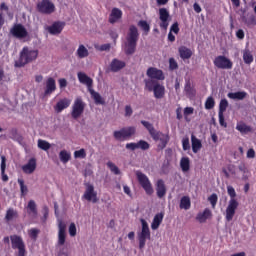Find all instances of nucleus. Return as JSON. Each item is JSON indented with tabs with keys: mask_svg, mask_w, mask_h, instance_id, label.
<instances>
[{
	"mask_svg": "<svg viewBox=\"0 0 256 256\" xmlns=\"http://www.w3.org/2000/svg\"><path fill=\"white\" fill-rule=\"evenodd\" d=\"M139 41V30L137 26H130L125 42L124 52L126 55H133L137 51V42Z\"/></svg>",
	"mask_w": 256,
	"mask_h": 256,
	"instance_id": "f257e3e1",
	"label": "nucleus"
},
{
	"mask_svg": "<svg viewBox=\"0 0 256 256\" xmlns=\"http://www.w3.org/2000/svg\"><path fill=\"white\" fill-rule=\"evenodd\" d=\"M3 242L5 244H10L11 242L12 249L18 250L17 256H27L28 252L26 248V243L22 236H19V235H11L10 237L6 236L3 238Z\"/></svg>",
	"mask_w": 256,
	"mask_h": 256,
	"instance_id": "f03ea898",
	"label": "nucleus"
},
{
	"mask_svg": "<svg viewBox=\"0 0 256 256\" xmlns=\"http://www.w3.org/2000/svg\"><path fill=\"white\" fill-rule=\"evenodd\" d=\"M39 56V50H31L28 46H24L20 52L19 60L16 67H24L25 65L34 62Z\"/></svg>",
	"mask_w": 256,
	"mask_h": 256,
	"instance_id": "7ed1b4c3",
	"label": "nucleus"
},
{
	"mask_svg": "<svg viewBox=\"0 0 256 256\" xmlns=\"http://www.w3.org/2000/svg\"><path fill=\"white\" fill-rule=\"evenodd\" d=\"M227 193L228 195L230 196V201L228 203V206L226 208V215H225V219L230 222L235 213H236V210L239 206V203L238 201L235 199L236 197V192H235V189L232 187V186H228L227 187Z\"/></svg>",
	"mask_w": 256,
	"mask_h": 256,
	"instance_id": "20e7f679",
	"label": "nucleus"
},
{
	"mask_svg": "<svg viewBox=\"0 0 256 256\" xmlns=\"http://www.w3.org/2000/svg\"><path fill=\"white\" fill-rule=\"evenodd\" d=\"M145 89L154 93L156 99L165 98V86L155 80H145Z\"/></svg>",
	"mask_w": 256,
	"mask_h": 256,
	"instance_id": "39448f33",
	"label": "nucleus"
},
{
	"mask_svg": "<svg viewBox=\"0 0 256 256\" xmlns=\"http://www.w3.org/2000/svg\"><path fill=\"white\" fill-rule=\"evenodd\" d=\"M142 229L141 232L137 234L138 241H139V249L143 250L145 245L147 244V240H151V230L149 229V224L145 219L140 220Z\"/></svg>",
	"mask_w": 256,
	"mask_h": 256,
	"instance_id": "423d86ee",
	"label": "nucleus"
},
{
	"mask_svg": "<svg viewBox=\"0 0 256 256\" xmlns=\"http://www.w3.org/2000/svg\"><path fill=\"white\" fill-rule=\"evenodd\" d=\"M86 103L82 97H77L72 105L71 117L75 120L79 119L85 112Z\"/></svg>",
	"mask_w": 256,
	"mask_h": 256,
	"instance_id": "0eeeda50",
	"label": "nucleus"
},
{
	"mask_svg": "<svg viewBox=\"0 0 256 256\" xmlns=\"http://www.w3.org/2000/svg\"><path fill=\"white\" fill-rule=\"evenodd\" d=\"M136 177L146 194L153 195V185L151 184L149 177H147V175L143 174L141 171H136Z\"/></svg>",
	"mask_w": 256,
	"mask_h": 256,
	"instance_id": "6e6552de",
	"label": "nucleus"
},
{
	"mask_svg": "<svg viewBox=\"0 0 256 256\" xmlns=\"http://www.w3.org/2000/svg\"><path fill=\"white\" fill-rule=\"evenodd\" d=\"M135 132H137L135 127H125L119 131H114L113 136L118 141H125L135 135Z\"/></svg>",
	"mask_w": 256,
	"mask_h": 256,
	"instance_id": "1a4fd4ad",
	"label": "nucleus"
},
{
	"mask_svg": "<svg viewBox=\"0 0 256 256\" xmlns=\"http://www.w3.org/2000/svg\"><path fill=\"white\" fill-rule=\"evenodd\" d=\"M36 8L39 13L44 15H51L56 10L55 4L50 2V0H41V2H38Z\"/></svg>",
	"mask_w": 256,
	"mask_h": 256,
	"instance_id": "9d476101",
	"label": "nucleus"
},
{
	"mask_svg": "<svg viewBox=\"0 0 256 256\" xmlns=\"http://www.w3.org/2000/svg\"><path fill=\"white\" fill-rule=\"evenodd\" d=\"M213 64L216 68L221 70H231L233 68L232 61L226 58V56H216Z\"/></svg>",
	"mask_w": 256,
	"mask_h": 256,
	"instance_id": "9b49d317",
	"label": "nucleus"
},
{
	"mask_svg": "<svg viewBox=\"0 0 256 256\" xmlns=\"http://www.w3.org/2000/svg\"><path fill=\"white\" fill-rule=\"evenodd\" d=\"M10 33L17 39H25L29 36L28 30L23 24H14L10 29Z\"/></svg>",
	"mask_w": 256,
	"mask_h": 256,
	"instance_id": "f8f14e48",
	"label": "nucleus"
},
{
	"mask_svg": "<svg viewBox=\"0 0 256 256\" xmlns=\"http://www.w3.org/2000/svg\"><path fill=\"white\" fill-rule=\"evenodd\" d=\"M159 27L163 31H167L169 26L170 14L167 8H159Z\"/></svg>",
	"mask_w": 256,
	"mask_h": 256,
	"instance_id": "ddd939ff",
	"label": "nucleus"
},
{
	"mask_svg": "<svg viewBox=\"0 0 256 256\" xmlns=\"http://www.w3.org/2000/svg\"><path fill=\"white\" fill-rule=\"evenodd\" d=\"M82 198L92 203H97V201H99V198L97 197V192H95V187L91 184H86V190Z\"/></svg>",
	"mask_w": 256,
	"mask_h": 256,
	"instance_id": "4468645a",
	"label": "nucleus"
},
{
	"mask_svg": "<svg viewBox=\"0 0 256 256\" xmlns=\"http://www.w3.org/2000/svg\"><path fill=\"white\" fill-rule=\"evenodd\" d=\"M67 224L63 220L58 221V245L63 246L67 238Z\"/></svg>",
	"mask_w": 256,
	"mask_h": 256,
	"instance_id": "2eb2a0df",
	"label": "nucleus"
},
{
	"mask_svg": "<svg viewBox=\"0 0 256 256\" xmlns=\"http://www.w3.org/2000/svg\"><path fill=\"white\" fill-rule=\"evenodd\" d=\"M149 148H151V145L149 144V142L144 140H140L137 143L126 144V149L130 151H135L137 149H140L142 151H147L149 150Z\"/></svg>",
	"mask_w": 256,
	"mask_h": 256,
	"instance_id": "dca6fc26",
	"label": "nucleus"
},
{
	"mask_svg": "<svg viewBox=\"0 0 256 256\" xmlns=\"http://www.w3.org/2000/svg\"><path fill=\"white\" fill-rule=\"evenodd\" d=\"M57 90L56 80L52 77H49L46 80L45 88H44V96H51Z\"/></svg>",
	"mask_w": 256,
	"mask_h": 256,
	"instance_id": "f3484780",
	"label": "nucleus"
},
{
	"mask_svg": "<svg viewBox=\"0 0 256 256\" xmlns=\"http://www.w3.org/2000/svg\"><path fill=\"white\" fill-rule=\"evenodd\" d=\"M152 138L154 141H160V144L158 145V148L160 150H163L165 149V147H167V143L169 142L168 135L156 131L155 134H153Z\"/></svg>",
	"mask_w": 256,
	"mask_h": 256,
	"instance_id": "a211bd4d",
	"label": "nucleus"
},
{
	"mask_svg": "<svg viewBox=\"0 0 256 256\" xmlns=\"http://www.w3.org/2000/svg\"><path fill=\"white\" fill-rule=\"evenodd\" d=\"M146 75L150 78V80H154V79L158 81L165 80V75H163V71L157 68L150 67L147 70Z\"/></svg>",
	"mask_w": 256,
	"mask_h": 256,
	"instance_id": "6ab92c4d",
	"label": "nucleus"
},
{
	"mask_svg": "<svg viewBox=\"0 0 256 256\" xmlns=\"http://www.w3.org/2000/svg\"><path fill=\"white\" fill-rule=\"evenodd\" d=\"M21 169L25 174H33L37 169V159L36 158L29 159L27 164L23 165Z\"/></svg>",
	"mask_w": 256,
	"mask_h": 256,
	"instance_id": "aec40b11",
	"label": "nucleus"
},
{
	"mask_svg": "<svg viewBox=\"0 0 256 256\" xmlns=\"http://www.w3.org/2000/svg\"><path fill=\"white\" fill-rule=\"evenodd\" d=\"M72 101L68 98H63L60 101L57 102V104L54 106V110L56 113H61L65 109L69 108L71 106Z\"/></svg>",
	"mask_w": 256,
	"mask_h": 256,
	"instance_id": "412c9836",
	"label": "nucleus"
},
{
	"mask_svg": "<svg viewBox=\"0 0 256 256\" xmlns=\"http://www.w3.org/2000/svg\"><path fill=\"white\" fill-rule=\"evenodd\" d=\"M65 27V22H54L51 26L48 27V32L51 35H59L62 33Z\"/></svg>",
	"mask_w": 256,
	"mask_h": 256,
	"instance_id": "4be33fe9",
	"label": "nucleus"
},
{
	"mask_svg": "<svg viewBox=\"0 0 256 256\" xmlns=\"http://www.w3.org/2000/svg\"><path fill=\"white\" fill-rule=\"evenodd\" d=\"M78 80L81 84H84L87 86L88 91L93 89V79H91L89 76H87L85 73L83 72H79L77 74Z\"/></svg>",
	"mask_w": 256,
	"mask_h": 256,
	"instance_id": "5701e85b",
	"label": "nucleus"
},
{
	"mask_svg": "<svg viewBox=\"0 0 256 256\" xmlns=\"http://www.w3.org/2000/svg\"><path fill=\"white\" fill-rule=\"evenodd\" d=\"M156 194L159 199L167 195V187L165 186V181L159 179L156 183Z\"/></svg>",
	"mask_w": 256,
	"mask_h": 256,
	"instance_id": "b1692460",
	"label": "nucleus"
},
{
	"mask_svg": "<svg viewBox=\"0 0 256 256\" xmlns=\"http://www.w3.org/2000/svg\"><path fill=\"white\" fill-rule=\"evenodd\" d=\"M126 65L127 64L121 60L113 59L112 62L110 63L109 69L111 72L117 73L123 70V68H125Z\"/></svg>",
	"mask_w": 256,
	"mask_h": 256,
	"instance_id": "393cba45",
	"label": "nucleus"
},
{
	"mask_svg": "<svg viewBox=\"0 0 256 256\" xmlns=\"http://www.w3.org/2000/svg\"><path fill=\"white\" fill-rule=\"evenodd\" d=\"M122 17H123V12L119 10V8H112L108 21L110 24H115Z\"/></svg>",
	"mask_w": 256,
	"mask_h": 256,
	"instance_id": "a878e982",
	"label": "nucleus"
},
{
	"mask_svg": "<svg viewBox=\"0 0 256 256\" xmlns=\"http://www.w3.org/2000/svg\"><path fill=\"white\" fill-rule=\"evenodd\" d=\"M19 218V213L18 211H16L15 209L13 208H9L7 211H6V214H5V222L7 224H10L11 222H13L14 220H17Z\"/></svg>",
	"mask_w": 256,
	"mask_h": 256,
	"instance_id": "bb28decb",
	"label": "nucleus"
},
{
	"mask_svg": "<svg viewBox=\"0 0 256 256\" xmlns=\"http://www.w3.org/2000/svg\"><path fill=\"white\" fill-rule=\"evenodd\" d=\"M165 218V213L161 212V213H157L154 218L153 221L151 223V229L152 230H157L159 229V226H161V223H163V219Z\"/></svg>",
	"mask_w": 256,
	"mask_h": 256,
	"instance_id": "cd10ccee",
	"label": "nucleus"
},
{
	"mask_svg": "<svg viewBox=\"0 0 256 256\" xmlns=\"http://www.w3.org/2000/svg\"><path fill=\"white\" fill-rule=\"evenodd\" d=\"M178 53L180 58L185 61L192 57V51L190 48H186V46H180L178 49Z\"/></svg>",
	"mask_w": 256,
	"mask_h": 256,
	"instance_id": "c85d7f7f",
	"label": "nucleus"
},
{
	"mask_svg": "<svg viewBox=\"0 0 256 256\" xmlns=\"http://www.w3.org/2000/svg\"><path fill=\"white\" fill-rule=\"evenodd\" d=\"M26 209H27L28 215H31L34 218H36L38 216V208H37V204L34 200H30L28 202Z\"/></svg>",
	"mask_w": 256,
	"mask_h": 256,
	"instance_id": "c756f323",
	"label": "nucleus"
},
{
	"mask_svg": "<svg viewBox=\"0 0 256 256\" xmlns=\"http://www.w3.org/2000/svg\"><path fill=\"white\" fill-rule=\"evenodd\" d=\"M76 56L79 59H85L89 57V50H87L86 46L84 44H80L76 50Z\"/></svg>",
	"mask_w": 256,
	"mask_h": 256,
	"instance_id": "7c9ffc66",
	"label": "nucleus"
},
{
	"mask_svg": "<svg viewBox=\"0 0 256 256\" xmlns=\"http://www.w3.org/2000/svg\"><path fill=\"white\" fill-rule=\"evenodd\" d=\"M6 157L5 156H1V165H0V168H1V176H2V181L3 182H8L9 181V176L6 175V168H7V165H6Z\"/></svg>",
	"mask_w": 256,
	"mask_h": 256,
	"instance_id": "2f4dec72",
	"label": "nucleus"
},
{
	"mask_svg": "<svg viewBox=\"0 0 256 256\" xmlns=\"http://www.w3.org/2000/svg\"><path fill=\"white\" fill-rule=\"evenodd\" d=\"M89 93L96 105H105V100H103V97H101L99 93L95 92L93 88L89 90Z\"/></svg>",
	"mask_w": 256,
	"mask_h": 256,
	"instance_id": "473e14b6",
	"label": "nucleus"
},
{
	"mask_svg": "<svg viewBox=\"0 0 256 256\" xmlns=\"http://www.w3.org/2000/svg\"><path fill=\"white\" fill-rule=\"evenodd\" d=\"M247 93L245 91H239L235 93H228L227 97L232 100H244L247 97Z\"/></svg>",
	"mask_w": 256,
	"mask_h": 256,
	"instance_id": "72a5a7b5",
	"label": "nucleus"
},
{
	"mask_svg": "<svg viewBox=\"0 0 256 256\" xmlns=\"http://www.w3.org/2000/svg\"><path fill=\"white\" fill-rule=\"evenodd\" d=\"M191 143H192V151L193 153H198L202 148V143L199 139H197L194 135L191 136Z\"/></svg>",
	"mask_w": 256,
	"mask_h": 256,
	"instance_id": "f704fd0d",
	"label": "nucleus"
},
{
	"mask_svg": "<svg viewBox=\"0 0 256 256\" xmlns=\"http://www.w3.org/2000/svg\"><path fill=\"white\" fill-rule=\"evenodd\" d=\"M212 216L211 211L206 208L203 213H199L196 217V219L200 222V223H204L206 222V220Z\"/></svg>",
	"mask_w": 256,
	"mask_h": 256,
	"instance_id": "c9c22d12",
	"label": "nucleus"
},
{
	"mask_svg": "<svg viewBox=\"0 0 256 256\" xmlns=\"http://www.w3.org/2000/svg\"><path fill=\"white\" fill-rule=\"evenodd\" d=\"M184 91L186 95L190 98L194 97L196 95V90L191 85V82L188 80L185 83Z\"/></svg>",
	"mask_w": 256,
	"mask_h": 256,
	"instance_id": "e433bc0d",
	"label": "nucleus"
},
{
	"mask_svg": "<svg viewBox=\"0 0 256 256\" xmlns=\"http://www.w3.org/2000/svg\"><path fill=\"white\" fill-rule=\"evenodd\" d=\"M17 182L20 186V195H21V197H26L29 193L28 186L25 185V181L23 179H18Z\"/></svg>",
	"mask_w": 256,
	"mask_h": 256,
	"instance_id": "4c0bfd02",
	"label": "nucleus"
},
{
	"mask_svg": "<svg viewBox=\"0 0 256 256\" xmlns=\"http://www.w3.org/2000/svg\"><path fill=\"white\" fill-rule=\"evenodd\" d=\"M236 130H238L241 134H247L252 131L250 126H247L243 122H239L236 126Z\"/></svg>",
	"mask_w": 256,
	"mask_h": 256,
	"instance_id": "58836bf2",
	"label": "nucleus"
},
{
	"mask_svg": "<svg viewBox=\"0 0 256 256\" xmlns=\"http://www.w3.org/2000/svg\"><path fill=\"white\" fill-rule=\"evenodd\" d=\"M180 167L183 172H188L190 170V160L188 157H183L180 160Z\"/></svg>",
	"mask_w": 256,
	"mask_h": 256,
	"instance_id": "ea45409f",
	"label": "nucleus"
},
{
	"mask_svg": "<svg viewBox=\"0 0 256 256\" xmlns=\"http://www.w3.org/2000/svg\"><path fill=\"white\" fill-rule=\"evenodd\" d=\"M179 207H180L181 209H185V210L190 209V207H191L190 198L187 197V196L182 197L181 200H180V205H179Z\"/></svg>",
	"mask_w": 256,
	"mask_h": 256,
	"instance_id": "a19ab883",
	"label": "nucleus"
},
{
	"mask_svg": "<svg viewBox=\"0 0 256 256\" xmlns=\"http://www.w3.org/2000/svg\"><path fill=\"white\" fill-rule=\"evenodd\" d=\"M138 26L143 30L145 35H148L151 31V26L147 23V20H140Z\"/></svg>",
	"mask_w": 256,
	"mask_h": 256,
	"instance_id": "79ce46f5",
	"label": "nucleus"
},
{
	"mask_svg": "<svg viewBox=\"0 0 256 256\" xmlns=\"http://www.w3.org/2000/svg\"><path fill=\"white\" fill-rule=\"evenodd\" d=\"M243 60H244V63L247 65H250L254 61V58H253L250 50H245L243 52Z\"/></svg>",
	"mask_w": 256,
	"mask_h": 256,
	"instance_id": "37998d69",
	"label": "nucleus"
},
{
	"mask_svg": "<svg viewBox=\"0 0 256 256\" xmlns=\"http://www.w3.org/2000/svg\"><path fill=\"white\" fill-rule=\"evenodd\" d=\"M59 158H60L61 162L66 164L71 160V154L68 153L66 150H63L59 153Z\"/></svg>",
	"mask_w": 256,
	"mask_h": 256,
	"instance_id": "c03bdc74",
	"label": "nucleus"
},
{
	"mask_svg": "<svg viewBox=\"0 0 256 256\" xmlns=\"http://www.w3.org/2000/svg\"><path fill=\"white\" fill-rule=\"evenodd\" d=\"M41 233V231L37 228H32L28 230V236L33 240V241H37L39 234Z\"/></svg>",
	"mask_w": 256,
	"mask_h": 256,
	"instance_id": "a18cd8bd",
	"label": "nucleus"
},
{
	"mask_svg": "<svg viewBox=\"0 0 256 256\" xmlns=\"http://www.w3.org/2000/svg\"><path fill=\"white\" fill-rule=\"evenodd\" d=\"M38 148L44 151H48L51 149V144L45 140H38Z\"/></svg>",
	"mask_w": 256,
	"mask_h": 256,
	"instance_id": "49530a36",
	"label": "nucleus"
},
{
	"mask_svg": "<svg viewBox=\"0 0 256 256\" xmlns=\"http://www.w3.org/2000/svg\"><path fill=\"white\" fill-rule=\"evenodd\" d=\"M141 124L149 131L151 137L157 132L155 131V127L153 126V124L147 121H141Z\"/></svg>",
	"mask_w": 256,
	"mask_h": 256,
	"instance_id": "de8ad7c7",
	"label": "nucleus"
},
{
	"mask_svg": "<svg viewBox=\"0 0 256 256\" xmlns=\"http://www.w3.org/2000/svg\"><path fill=\"white\" fill-rule=\"evenodd\" d=\"M244 23L249 28L256 26V18H255V16H253V14L251 16H248V18H245Z\"/></svg>",
	"mask_w": 256,
	"mask_h": 256,
	"instance_id": "09e8293b",
	"label": "nucleus"
},
{
	"mask_svg": "<svg viewBox=\"0 0 256 256\" xmlns=\"http://www.w3.org/2000/svg\"><path fill=\"white\" fill-rule=\"evenodd\" d=\"M107 167L110 169V171L112 173H114L115 175H119L121 174V170L119 169V167L115 164H113L112 162H108L107 163Z\"/></svg>",
	"mask_w": 256,
	"mask_h": 256,
	"instance_id": "8fccbe9b",
	"label": "nucleus"
},
{
	"mask_svg": "<svg viewBox=\"0 0 256 256\" xmlns=\"http://www.w3.org/2000/svg\"><path fill=\"white\" fill-rule=\"evenodd\" d=\"M228 107V101L226 99H222L219 104V112L220 114H224Z\"/></svg>",
	"mask_w": 256,
	"mask_h": 256,
	"instance_id": "3c124183",
	"label": "nucleus"
},
{
	"mask_svg": "<svg viewBox=\"0 0 256 256\" xmlns=\"http://www.w3.org/2000/svg\"><path fill=\"white\" fill-rule=\"evenodd\" d=\"M74 157L76 159H85L87 157V153H86V150L85 149H80L78 151H75L74 152Z\"/></svg>",
	"mask_w": 256,
	"mask_h": 256,
	"instance_id": "603ef678",
	"label": "nucleus"
},
{
	"mask_svg": "<svg viewBox=\"0 0 256 256\" xmlns=\"http://www.w3.org/2000/svg\"><path fill=\"white\" fill-rule=\"evenodd\" d=\"M215 106V101L212 97H208L206 102H205V109L206 110H211Z\"/></svg>",
	"mask_w": 256,
	"mask_h": 256,
	"instance_id": "864d4df0",
	"label": "nucleus"
},
{
	"mask_svg": "<svg viewBox=\"0 0 256 256\" xmlns=\"http://www.w3.org/2000/svg\"><path fill=\"white\" fill-rule=\"evenodd\" d=\"M69 235L75 237L77 235V227L75 223H71L69 226Z\"/></svg>",
	"mask_w": 256,
	"mask_h": 256,
	"instance_id": "5fc2aeb1",
	"label": "nucleus"
},
{
	"mask_svg": "<svg viewBox=\"0 0 256 256\" xmlns=\"http://www.w3.org/2000/svg\"><path fill=\"white\" fill-rule=\"evenodd\" d=\"M178 69V64L177 62L175 61L174 58H170L169 59V70L170 71H174V70H177Z\"/></svg>",
	"mask_w": 256,
	"mask_h": 256,
	"instance_id": "6e6d98bb",
	"label": "nucleus"
},
{
	"mask_svg": "<svg viewBox=\"0 0 256 256\" xmlns=\"http://www.w3.org/2000/svg\"><path fill=\"white\" fill-rule=\"evenodd\" d=\"M182 148L184 151L190 150V142L188 137L182 139Z\"/></svg>",
	"mask_w": 256,
	"mask_h": 256,
	"instance_id": "4d7b16f0",
	"label": "nucleus"
},
{
	"mask_svg": "<svg viewBox=\"0 0 256 256\" xmlns=\"http://www.w3.org/2000/svg\"><path fill=\"white\" fill-rule=\"evenodd\" d=\"M98 51H109L111 50V44H101V46H95Z\"/></svg>",
	"mask_w": 256,
	"mask_h": 256,
	"instance_id": "13d9d810",
	"label": "nucleus"
},
{
	"mask_svg": "<svg viewBox=\"0 0 256 256\" xmlns=\"http://www.w3.org/2000/svg\"><path fill=\"white\" fill-rule=\"evenodd\" d=\"M209 202L211 203L212 205V208L214 209L216 204H217V201H218V197L216 194H212L209 198H208Z\"/></svg>",
	"mask_w": 256,
	"mask_h": 256,
	"instance_id": "bf43d9fd",
	"label": "nucleus"
},
{
	"mask_svg": "<svg viewBox=\"0 0 256 256\" xmlns=\"http://www.w3.org/2000/svg\"><path fill=\"white\" fill-rule=\"evenodd\" d=\"M179 31H180V29H179V24H178V22H174V24H172V26H171V28H170V33H174V34H178L179 33Z\"/></svg>",
	"mask_w": 256,
	"mask_h": 256,
	"instance_id": "052dcab7",
	"label": "nucleus"
},
{
	"mask_svg": "<svg viewBox=\"0 0 256 256\" xmlns=\"http://www.w3.org/2000/svg\"><path fill=\"white\" fill-rule=\"evenodd\" d=\"M220 126L226 128L227 123L225 122L224 113H218Z\"/></svg>",
	"mask_w": 256,
	"mask_h": 256,
	"instance_id": "680f3d73",
	"label": "nucleus"
},
{
	"mask_svg": "<svg viewBox=\"0 0 256 256\" xmlns=\"http://www.w3.org/2000/svg\"><path fill=\"white\" fill-rule=\"evenodd\" d=\"M194 113V109L192 107H186L184 109V116L185 118L189 115H192Z\"/></svg>",
	"mask_w": 256,
	"mask_h": 256,
	"instance_id": "e2e57ef3",
	"label": "nucleus"
},
{
	"mask_svg": "<svg viewBox=\"0 0 256 256\" xmlns=\"http://www.w3.org/2000/svg\"><path fill=\"white\" fill-rule=\"evenodd\" d=\"M133 115V109L131 106H126L125 107V117H131Z\"/></svg>",
	"mask_w": 256,
	"mask_h": 256,
	"instance_id": "0e129e2a",
	"label": "nucleus"
},
{
	"mask_svg": "<svg viewBox=\"0 0 256 256\" xmlns=\"http://www.w3.org/2000/svg\"><path fill=\"white\" fill-rule=\"evenodd\" d=\"M236 37L238 38V39H240V40H242V39H244V37H245V34H244V32H243V30H237V32H236Z\"/></svg>",
	"mask_w": 256,
	"mask_h": 256,
	"instance_id": "69168bd1",
	"label": "nucleus"
},
{
	"mask_svg": "<svg viewBox=\"0 0 256 256\" xmlns=\"http://www.w3.org/2000/svg\"><path fill=\"white\" fill-rule=\"evenodd\" d=\"M176 118L178 120L182 119V109L180 107L176 109Z\"/></svg>",
	"mask_w": 256,
	"mask_h": 256,
	"instance_id": "338daca9",
	"label": "nucleus"
},
{
	"mask_svg": "<svg viewBox=\"0 0 256 256\" xmlns=\"http://www.w3.org/2000/svg\"><path fill=\"white\" fill-rule=\"evenodd\" d=\"M255 157V151L253 149H249L247 152V158L253 159Z\"/></svg>",
	"mask_w": 256,
	"mask_h": 256,
	"instance_id": "774afa93",
	"label": "nucleus"
}]
</instances>
